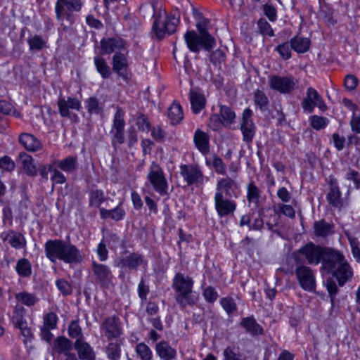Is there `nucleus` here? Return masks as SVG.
<instances>
[{"mask_svg": "<svg viewBox=\"0 0 360 360\" xmlns=\"http://www.w3.org/2000/svg\"><path fill=\"white\" fill-rule=\"evenodd\" d=\"M200 20L196 23L198 34L194 30H188L184 34V40L188 49L193 53H199L200 48L210 51L216 46L215 39L209 33L207 26L208 19L203 18L201 13H198Z\"/></svg>", "mask_w": 360, "mask_h": 360, "instance_id": "nucleus-1", "label": "nucleus"}, {"mask_svg": "<svg viewBox=\"0 0 360 360\" xmlns=\"http://www.w3.org/2000/svg\"><path fill=\"white\" fill-rule=\"evenodd\" d=\"M193 283L191 277L180 272L176 273L173 278L172 286L175 291V300L182 308L198 302V295L193 291Z\"/></svg>", "mask_w": 360, "mask_h": 360, "instance_id": "nucleus-2", "label": "nucleus"}, {"mask_svg": "<svg viewBox=\"0 0 360 360\" xmlns=\"http://www.w3.org/2000/svg\"><path fill=\"white\" fill-rule=\"evenodd\" d=\"M82 0H57L55 5L56 18L60 22L62 32L71 33L76 20L74 12L82 10Z\"/></svg>", "mask_w": 360, "mask_h": 360, "instance_id": "nucleus-3", "label": "nucleus"}, {"mask_svg": "<svg viewBox=\"0 0 360 360\" xmlns=\"http://www.w3.org/2000/svg\"><path fill=\"white\" fill-rule=\"evenodd\" d=\"M147 179L151 184L153 189L160 195L168 194V183L165 176L162 167L155 162H153L149 168Z\"/></svg>", "mask_w": 360, "mask_h": 360, "instance_id": "nucleus-4", "label": "nucleus"}, {"mask_svg": "<svg viewBox=\"0 0 360 360\" xmlns=\"http://www.w3.org/2000/svg\"><path fill=\"white\" fill-rule=\"evenodd\" d=\"M295 274L300 287L308 292L316 289V277L311 267L302 264L296 263Z\"/></svg>", "mask_w": 360, "mask_h": 360, "instance_id": "nucleus-5", "label": "nucleus"}, {"mask_svg": "<svg viewBox=\"0 0 360 360\" xmlns=\"http://www.w3.org/2000/svg\"><path fill=\"white\" fill-rule=\"evenodd\" d=\"M179 22V18H176L174 15L169 17L165 15L162 20H161V16L158 15L155 18L153 29L156 37L159 39H162L166 33L172 34L175 32Z\"/></svg>", "mask_w": 360, "mask_h": 360, "instance_id": "nucleus-6", "label": "nucleus"}, {"mask_svg": "<svg viewBox=\"0 0 360 360\" xmlns=\"http://www.w3.org/2000/svg\"><path fill=\"white\" fill-rule=\"evenodd\" d=\"M297 84V79L292 76L272 75L269 79V85L271 89L284 94L292 93Z\"/></svg>", "mask_w": 360, "mask_h": 360, "instance_id": "nucleus-7", "label": "nucleus"}, {"mask_svg": "<svg viewBox=\"0 0 360 360\" xmlns=\"http://www.w3.org/2000/svg\"><path fill=\"white\" fill-rule=\"evenodd\" d=\"M301 105L304 112L309 113H311L315 107H317L321 111H326L327 110V106L322 97L318 91L312 87L307 88L306 96L303 98Z\"/></svg>", "mask_w": 360, "mask_h": 360, "instance_id": "nucleus-8", "label": "nucleus"}, {"mask_svg": "<svg viewBox=\"0 0 360 360\" xmlns=\"http://www.w3.org/2000/svg\"><path fill=\"white\" fill-rule=\"evenodd\" d=\"M345 259V257L339 250L326 248L322 258L321 270L326 274H331Z\"/></svg>", "mask_w": 360, "mask_h": 360, "instance_id": "nucleus-9", "label": "nucleus"}, {"mask_svg": "<svg viewBox=\"0 0 360 360\" xmlns=\"http://www.w3.org/2000/svg\"><path fill=\"white\" fill-rule=\"evenodd\" d=\"M146 266L147 261L144 257L138 252H131L126 257H119L114 261L115 267L129 270H136L140 266Z\"/></svg>", "mask_w": 360, "mask_h": 360, "instance_id": "nucleus-10", "label": "nucleus"}, {"mask_svg": "<svg viewBox=\"0 0 360 360\" xmlns=\"http://www.w3.org/2000/svg\"><path fill=\"white\" fill-rule=\"evenodd\" d=\"M96 283L101 288H108L112 282L113 275L109 266L95 261L91 264Z\"/></svg>", "mask_w": 360, "mask_h": 360, "instance_id": "nucleus-11", "label": "nucleus"}, {"mask_svg": "<svg viewBox=\"0 0 360 360\" xmlns=\"http://www.w3.org/2000/svg\"><path fill=\"white\" fill-rule=\"evenodd\" d=\"M101 330L108 340L120 338L122 334L120 319L116 316L105 319L101 324Z\"/></svg>", "mask_w": 360, "mask_h": 360, "instance_id": "nucleus-12", "label": "nucleus"}, {"mask_svg": "<svg viewBox=\"0 0 360 360\" xmlns=\"http://www.w3.org/2000/svg\"><path fill=\"white\" fill-rule=\"evenodd\" d=\"M214 200L215 210L220 218L233 214L237 207L234 200L224 197L219 192L215 193Z\"/></svg>", "mask_w": 360, "mask_h": 360, "instance_id": "nucleus-13", "label": "nucleus"}, {"mask_svg": "<svg viewBox=\"0 0 360 360\" xmlns=\"http://www.w3.org/2000/svg\"><path fill=\"white\" fill-rule=\"evenodd\" d=\"M326 248L309 243L298 250V253L304 256L309 264H319L321 261Z\"/></svg>", "mask_w": 360, "mask_h": 360, "instance_id": "nucleus-14", "label": "nucleus"}, {"mask_svg": "<svg viewBox=\"0 0 360 360\" xmlns=\"http://www.w3.org/2000/svg\"><path fill=\"white\" fill-rule=\"evenodd\" d=\"M252 111L250 108L243 110L240 129L243 134V140L251 143L256 132V127L252 119Z\"/></svg>", "mask_w": 360, "mask_h": 360, "instance_id": "nucleus-15", "label": "nucleus"}, {"mask_svg": "<svg viewBox=\"0 0 360 360\" xmlns=\"http://www.w3.org/2000/svg\"><path fill=\"white\" fill-rule=\"evenodd\" d=\"M180 174L188 186L192 184L202 185L204 184L203 173L197 166L181 165L180 166Z\"/></svg>", "mask_w": 360, "mask_h": 360, "instance_id": "nucleus-16", "label": "nucleus"}, {"mask_svg": "<svg viewBox=\"0 0 360 360\" xmlns=\"http://www.w3.org/2000/svg\"><path fill=\"white\" fill-rule=\"evenodd\" d=\"M60 261L66 264H77L82 261V255L75 245L65 240Z\"/></svg>", "mask_w": 360, "mask_h": 360, "instance_id": "nucleus-17", "label": "nucleus"}, {"mask_svg": "<svg viewBox=\"0 0 360 360\" xmlns=\"http://www.w3.org/2000/svg\"><path fill=\"white\" fill-rule=\"evenodd\" d=\"M65 240L60 239L48 240L44 244L46 257L53 263L60 260Z\"/></svg>", "mask_w": 360, "mask_h": 360, "instance_id": "nucleus-18", "label": "nucleus"}, {"mask_svg": "<svg viewBox=\"0 0 360 360\" xmlns=\"http://www.w3.org/2000/svg\"><path fill=\"white\" fill-rule=\"evenodd\" d=\"M330 274L336 278L340 286H343L347 282L352 280L354 273L352 268L345 259Z\"/></svg>", "mask_w": 360, "mask_h": 360, "instance_id": "nucleus-19", "label": "nucleus"}, {"mask_svg": "<svg viewBox=\"0 0 360 360\" xmlns=\"http://www.w3.org/2000/svg\"><path fill=\"white\" fill-rule=\"evenodd\" d=\"M59 113L62 117H70V110H79L81 108L80 101L72 97H60L58 101Z\"/></svg>", "mask_w": 360, "mask_h": 360, "instance_id": "nucleus-20", "label": "nucleus"}, {"mask_svg": "<svg viewBox=\"0 0 360 360\" xmlns=\"http://www.w3.org/2000/svg\"><path fill=\"white\" fill-rule=\"evenodd\" d=\"M101 50L102 55L110 54L116 50L124 49V41L120 37H111L101 40Z\"/></svg>", "mask_w": 360, "mask_h": 360, "instance_id": "nucleus-21", "label": "nucleus"}, {"mask_svg": "<svg viewBox=\"0 0 360 360\" xmlns=\"http://www.w3.org/2000/svg\"><path fill=\"white\" fill-rule=\"evenodd\" d=\"M74 347L81 360H96V355L93 348L84 340H76Z\"/></svg>", "mask_w": 360, "mask_h": 360, "instance_id": "nucleus-22", "label": "nucleus"}, {"mask_svg": "<svg viewBox=\"0 0 360 360\" xmlns=\"http://www.w3.org/2000/svg\"><path fill=\"white\" fill-rule=\"evenodd\" d=\"M189 99L191 109L195 114L199 113L205 106V97L198 89L193 88L190 90Z\"/></svg>", "mask_w": 360, "mask_h": 360, "instance_id": "nucleus-23", "label": "nucleus"}, {"mask_svg": "<svg viewBox=\"0 0 360 360\" xmlns=\"http://www.w3.org/2000/svg\"><path fill=\"white\" fill-rule=\"evenodd\" d=\"M237 183L231 177L226 176L218 181L216 186V193H221L224 197H231L232 193L237 189Z\"/></svg>", "mask_w": 360, "mask_h": 360, "instance_id": "nucleus-24", "label": "nucleus"}, {"mask_svg": "<svg viewBox=\"0 0 360 360\" xmlns=\"http://www.w3.org/2000/svg\"><path fill=\"white\" fill-rule=\"evenodd\" d=\"M18 140L20 143L28 151L36 152L42 148L41 141L31 134L22 133L19 136Z\"/></svg>", "mask_w": 360, "mask_h": 360, "instance_id": "nucleus-25", "label": "nucleus"}, {"mask_svg": "<svg viewBox=\"0 0 360 360\" xmlns=\"http://www.w3.org/2000/svg\"><path fill=\"white\" fill-rule=\"evenodd\" d=\"M72 349V341L65 336H58L53 340L52 347L53 352L68 356L72 354L70 352Z\"/></svg>", "mask_w": 360, "mask_h": 360, "instance_id": "nucleus-26", "label": "nucleus"}, {"mask_svg": "<svg viewBox=\"0 0 360 360\" xmlns=\"http://www.w3.org/2000/svg\"><path fill=\"white\" fill-rule=\"evenodd\" d=\"M193 141L196 148L203 155L210 152V136L207 133L200 129H196L193 136Z\"/></svg>", "mask_w": 360, "mask_h": 360, "instance_id": "nucleus-27", "label": "nucleus"}, {"mask_svg": "<svg viewBox=\"0 0 360 360\" xmlns=\"http://www.w3.org/2000/svg\"><path fill=\"white\" fill-rule=\"evenodd\" d=\"M240 324L245 328L247 333L252 336L264 334L263 328L257 322L256 319L252 316L243 318Z\"/></svg>", "mask_w": 360, "mask_h": 360, "instance_id": "nucleus-28", "label": "nucleus"}, {"mask_svg": "<svg viewBox=\"0 0 360 360\" xmlns=\"http://www.w3.org/2000/svg\"><path fill=\"white\" fill-rule=\"evenodd\" d=\"M122 202H120L118 205L112 210L100 208L101 218L102 219H110L116 221L122 220L126 214V212L122 208Z\"/></svg>", "mask_w": 360, "mask_h": 360, "instance_id": "nucleus-29", "label": "nucleus"}, {"mask_svg": "<svg viewBox=\"0 0 360 360\" xmlns=\"http://www.w3.org/2000/svg\"><path fill=\"white\" fill-rule=\"evenodd\" d=\"M155 351L158 356L163 360H174L176 351L166 341H160L155 345Z\"/></svg>", "mask_w": 360, "mask_h": 360, "instance_id": "nucleus-30", "label": "nucleus"}, {"mask_svg": "<svg viewBox=\"0 0 360 360\" xmlns=\"http://www.w3.org/2000/svg\"><path fill=\"white\" fill-rule=\"evenodd\" d=\"M4 240H8L11 246L15 249H22L26 247V240L20 233L11 230L4 238Z\"/></svg>", "mask_w": 360, "mask_h": 360, "instance_id": "nucleus-31", "label": "nucleus"}, {"mask_svg": "<svg viewBox=\"0 0 360 360\" xmlns=\"http://www.w3.org/2000/svg\"><path fill=\"white\" fill-rule=\"evenodd\" d=\"M55 164L63 172L71 173L77 169V158L75 156H68L61 160L56 161Z\"/></svg>", "mask_w": 360, "mask_h": 360, "instance_id": "nucleus-32", "label": "nucleus"}, {"mask_svg": "<svg viewBox=\"0 0 360 360\" xmlns=\"http://www.w3.org/2000/svg\"><path fill=\"white\" fill-rule=\"evenodd\" d=\"M326 199L329 205L336 208H341L343 205L342 193L338 186H334L330 188V191L326 195Z\"/></svg>", "mask_w": 360, "mask_h": 360, "instance_id": "nucleus-33", "label": "nucleus"}, {"mask_svg": "<svg viewBox=\"0 0 360 360\" xmlns=\"http://www.w3.org/2000/svg\"><path fill=\"white\" fill-rule=\"evenodd\" d=\"M19 158L22 162L23 169L26 174L30 176H36L38 170L33 163L32 158L25 153H20Z\"/></svg>", "mask_w": 360, "mask_h": 360, "instance_id": "nucleus-34", "label": "nucleus"}, {"mask_svg": "<svg viewBox=\"0 0 360 360\" xmlns=\"http://www.w3.org/2000/svg\"><path fill=\"white\" fill-rule=\"evenodd\" d=\"M127 65V58L124 54L116 53L112 58V68L120 75H123L126 72Z\"/></svg>", "mask_w": 360, "mask_h": 360, "instance_id": "nucleus-35", "label": "nucleus"}, {"mask_svg": "<svg viewBox=\"0 0 360 360\" xmlns=\"http://www.w3.org/2000/svg\"><path fill=\"white\" fill-rule=\"evenodd\" d=\"M333 225L325 220L315 221L314 224V233L319 237H326L333 232Z\"/></svg>", "mask_w": 360, "mask_h": 360, "instance_id": "nucleus-36", "label": "nucleus"}, {"mask_svg": "<svg viewBox=\"0 0 360 360\" xmlns=\"http://www.w3.org/2000/svg\"><path fill=\"white\" fill-rule=\"evenodd\" d=\"M224 360H246L240 352V348L236 345L228 346L223 351Z\"/></svg>", "mask_w": 360, "mask_h": 360, "instance_id": "nucleus-37", "label": "nucleus"}, {"mask_svg": "<svg viewBox=\"0 0 360 360\" xmlns=\"http://www.w3.org/2000/svg\"><path fill=\"white\" fill-rule=\"evenodd\" d=\"M96 70L103 79H107L111 75L110 68L108 65L105 60L101 56H95L94 58Z\"/></svg>", "mask_w": 360, "mask_h": 360, "instance_id": "nucleus-38", "label": "nucleus"}, {"mask_svg": "<svg viewBox=\"0 0 360 360\" xmlns=\"http://www.w3.org/2000/svg\"><path fill=\"white\" fill-rule=\"evenodd\" d=\"M290 43L294 49L297 53H305L310 47V41L307 38L295 37L291 39Z\"/></svg>", "mask_w": 360, "mask_h": 360, "instance_id": "nucleus-39", "label": "nucleus"}, {"mask_svg": "<svg viewBox=\"0 0 360 360\" xmlns=\"http://www.w3.org/2000/svg\"><path fill=\"white\" fill-rule=\"evenodd\" d=\"M167 115L172 124L179 123L184 117L181 105L174 103L168 109Z\"/></svg>", "mask_w": 360, "mask_h": 360, "instance_id": "nucleus-40", "label": "nucleus"}, {"mask_svg": "<svg viewBox=\"0 0 360 360\" xmlns=\"http://www.w3.org/2000/svg\"><path fill=\"white\" fill-rule=\"evenodd\" d=\"M261 191L253 182H250L247 187V200L248 203H253L257 207L259 203Z\"/></svg>", "mask_w": 360, "mask_h": 360, "instance_id": "nucleus-41", "label": "nucleus"}, {"mask_svg": "<svg viewBox=\"0 0 360 360\" xmlns=\"http://www.w3.org/2000/svg\"><path fill=\"white\" fill-rule=\"evenodd\" d=\"M15 270L21 277H30L32 274V265L25 258L19 259L15 266Z\"/></svg>", "mask_w": 360, "mask_h": 360, "instance_id": "nucleus-42", "label": "nucleus"}, {"mask_svg": "<svg viewBox=\"0 0 360 360\" xmlns=\"http://www.w3.org/2000/svg\"><path fill=\"white\" fill-rule=\"evenodd\" d=\"M220 117L221 118L224 125H230L234 122L236 114L234 111L229 106L220 105Z\"/></svg>", "mask_w": 360, "mask_h": 360, "instance_id": "nucleus-43", "label": "nucleus"}, {"mask_svg": "<svg viewBox=\"0 0 360 360\" xmlns=\"http://www.w3.org/2000/svg\"><path fill=\"white\" fill-rule=\"evenodd\" d=\"M105 200L104 193L101 190H94L89 193V207H100L101 205Z\"/></svg>", "mask_w": 360, "mask_h": 360, "instance_id": "nucleus-44", "label": "nucleus"}, {"mask_svg": "<svg viewBox=\"0 0 360 360\" xmlns=\"http://www.w3.org/2000/svg\"><path fill=\"white\" fill-rule=\"evenodd\" d=\"M254 102L262 111L266 110L269 105V98L266 94L261 90H256L254 93Z\"/></svg>", "mask_w": 360, "mask_h": 360, "instance_id": "nucleus-45", "label": "nucleus"}, {"mask_svg": "<svg viewBox=\"0 0 360 360\" xmlns=\"http://www.w3.org/2000/svg\"><path fill=\"white\" fill-rule=\"evenodd\" d=\"M30 49L33 51H39L46 47V41L39 35H34L27 39Z\"/></svg>", "mask_w": 360, "mask_h": 360, "instance_id": "nucleus-46", "label": "nucleus"}, {"mask_svg": "<svg viewBox=\"0 0 360 360\" xmlns=\"http://www.w3.org/2000/svg\"><path fill=\"white\" fill-rule=\"evenodd\" d=\"M68 333L71 338H76V340H84L82 334V330L79 325L78 320H73L70 323L68 328Z\"/></svg>", "mask_w": 360, "mask_h": 360, "instance_id": "nucleus-47", "label": "nucleus"}, {"mask_svg": "<svg viewBox=\"0 0 360 360\" xmlns=\"http://www.w3.org/2000/svg\"><path fill=\"white\" fill-rule=\"evenodd\" d=\"M105 352L110 360H119L121 355V346L118 342H110L106 347Z\"/></svg>", "mask_w": 360, "mask_h": 360, "instance_id": "nucleus-48", "label": "nucleus"}, {"mask_svg": "<svg viewBox=\"0 0 360 360\" xmlns=\"http://www.w3.org/2000/svg\"><path fill=\"white\" fill-rule=\"evenodd\" d=\"M86 106L90 114H100L103 111V105L95 97H90L86 101Z\"/></svg>", "mask_w": 360, "mask_h": 360, "instance_id": "nucleus-49", "label": "nucleus"}, {"mask_svg": "<svg viewBox=\"0 0 360 360\" xmlns=\"http://www.w3.org/2000/svg\"><path fill=\"white\" fill-rule=\"evenodd\" d=\"M136 124L138 129L142 131L148 132L150 130V123L148 118L142 112L135 115Z\"/></svg>", "mask_w": 360, "mask_h": 360, "instance_id": "nucleus-50", "label": "nucleus"}, {"mask_svg": "<svg viewBox=\"0 0 360 360\" xmlns=\"http://www.w3.org/2000/svg\"><path fill=\"white\" fill-rule=\"evenodd\" d=\"M273 209L276 214H283L290 219H293L295 217V211L290 205L278 204L274 205Z\"/></svg>", "mask_w": 360, "mask_h": 360, "instance_id": "nucleus-51", "label": "nucleus"}, {"mask_svg": "<svg viewBox=\"0 0 360 360\" xmlns=\"http://www.w3.org/2000/svg\"><path fill=\"white\" fill-rule=\"evenodd\" d=\"M206 163L207 165H210V162H209L208 160H206ZM211 165L214 168V171L216 173L219 174H226V166L223 162L222 159L219 158L218 155L213 154Z\"/></svg>", "mask_w": 360, "mask_h": 360, "instance_id": "nucleus-52", "label": "nucleus"}, {"mask_svg": "<svg viewBox=\"0 0 360 360\" xmlns=\"http://www.w3.org/2000/svg\"><path fill=\"white\" fill-rule=\"evenodd\" d=\"M124 112L121 108H117L114 115L112 130H124Z\"/></svg>", "mask_w": 360, "mask_h": 360, "instance_id": "nucleus-53", "label": "nucleus"}, {"mask_svg": "<svg viewBox=\"0 0 360 360\" xmlns=\"http://www.w3.org/2000/svg\"><path fill=\"white\" fill-rule=\"evenodd\" d=\"M136 352L141 360H152L153 354L151 349L145 343L137 344Z\"/></svg>", "mask_w": 360, "mask_h": 360, "instance_id": "nucleus-54", "label": "nucleus"}, {"mask_svg": "<svg viewBox=\"0 0 360 360\" xmlns=\"http://www.w3.org/2000/svg\"><path fill=\"white\" fill-rule=\"evenodd\" d=\"M16 298L18 301L21 302L23 304L31 307L36 304L38 299L33 294L23 292L17 294Z\"/></svg>", "mask_w": 360, "mask_h": 360, "instance_id": "nucleus-55", "label": "nucleus"}, {"mask_svg": "<svg viewBox=\"0 0 360 360\" xmlns=\"http://www.w3.org/2000/svg\"><path fill=\"white\" fill-rule=\"evenodd\" d=\"M309 120L311 127L316 130L324 129L329 122L326 117L318 115L311 116Z\"/></svg>", "mask_w": 360, "mask_h": 360, "instance_id": "nucleus-56", "label": "nucleus"}, {"mask_svg": "<svg viewBox=\"0 0 360 360\" xmlns=\"http://www.w3.org/2000/svg\"><path fill=\"white\" fill-rule=\"evenodd\" d=\"M58 318L56 313L53 311L48 312L43 317V326L49 328L55 329L57 327Z\"/></svg>", "mask_w": 360, "mask_h": 360, "instance_id": "nucleus-57", "label": "nucleus"}, {"mask_svg": "<svg viewBox=\"0 0 360 360\" xmlns=\"http://www.w3.org/2000/svg\"><path fill=\"white\" fill-rule=\"evenodd\" d=\"M12 323L15 328H22L27 322L24 318L23 310L15 309L11 319Z\"/></svg>", "mask_w": 360, "mask_h": 360, "instance_id": "nucleus-58", "label": "nucleus"}, {"mask_svg": "<svg viewBox=\"0 0 360 360\" xmlns=\"http://www.w3.org/2000/svg\"><path fill=\"white\" fill-rule=\"evenodd\" d=\"M292 49V46L290 41L279 44L276 46V51L278 52L281 58H283L284 60H288L291 57Z\"/></svg>", "mask_w": 360, "mask_h": 360, "instance_id": "nucleus-59", "label": "nucleus"}, {"mask_svg": "<svg viewBox=\"0 0 360 360\" xmlns=\"http://www.w3.org/2000/svg\"><path fill=\"white\" fill-rule=\"evenodd\" d=\"M220 304L229 314L233 313L237 309L236 304L231 297H224L221 299Z\"/></svg>", "mask_w": 360, "mask_h": 360, "instance_id": "nucleus-60", "label": "nucleus"}, {"mask_svg": "<svg viewBox=\"0 0 360 360\" xmlns=\"http://www.w3.org/2000/svg\"><path fill=\"white\" fill-rule=\"evenodd\" d=\"M257 26L259 32L263 35H267L269 37L274 36V31L269 25V23L264 18H260L257 21Z\"/></svg>", "mask_w": 360, "mask_h": 360, "instance_id": "nucleus-61", "label": "nucleus"}, {"mask_svg": "<svg viewBox=\"0 0 360 360\" xmlns=\"http://www.w3.org/2000/svg\"><path fill=\"white\" fill-rule=\"evenodd\" d=\"M56 285L59 291L65 296L70 295L72 292V285L64 278L57 280Z\"/></svg>", "mask_w": 360, "mask_h": 360, "instance_id": "nucleus-62", "label": "nucleus"}, {"mask_svg": "<svg viewBox=\"0 0 360 360\" xmlns=\"http://www.w3.org/2000/svg\"><path fill=\"white\" fill-rule=\"evenodd\" d=\"M207 125L213 131H217L221 128L222 125H224V122L219 115L214 113L210 117Z\"/></svg>", "mask_w": 360, "mask_h": 360, "instance_id": "nucleus-63", "label": "nucleus"}, {"mask_svg": "<svg viewBox=\"0 0 360 360\" xmlns=\"http://www.w3.org/2000/svg\"><path fill=\"white\" fill-rule=\"evenodd\" d=\"M345 178L347 180L352 181L356 188H360V175L357 171L349 169L345 174Z\"/></svg>", "mask_w": 360, "mask_h": 360, "instance_id": "nucleus-64", "label": "nucleus"}]
</instances>
